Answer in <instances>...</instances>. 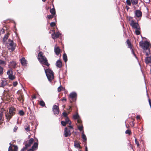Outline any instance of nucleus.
Masks as SVG:
<instances>
[{
    "instance_id": "obj_21",
    "label": "nucleus",
    "mask_w": 151,
    "mask_h": 151,
    "mask_svg": "<svg viewBox=\"0 0 151 151\" xmlns=\"http://www.w3.org/2000/svg\"><path fill=\"white\" fill-rule=\"evenodd\" d=\"M38 140H37V142H35L32 146V148L34 150H36L38 147Z\"/></svg>"
},
{
    "instance_id": "obj_3",
    "label": "nucleus",
    "mask_w": 151,
    "mask_h": 151,
    "mask_svg": "<svg viewBox=\"0 0 151 151\" xmlns=\"http://www.w3.org/2000/svg\"><path fill=\"white\" fill-rule=\"evenodd\" d=\"M8 49L10 50L11 51H13L15 49L16 45L12 40L9 39L7 43H6Z\"/></svg>"
},
{
    "instance_id": "obj_16",
    "label": "nucleus",
    "mask_w": 151,
    "mask_h": 151,
    "mask_svg": "<svg viewBox=\"0 0 151 151\" xmlns=\"http://www.w3.org/2000/svg\"><path fill=\"white\" fill-rule=\"evenodd\" d=\"M81 122L80 123H77L76 124L77 125L78 128L79 130L80 131H83V126L82 124H81Z\"/></svg>"
},
{
    "instance_id": "obj_56",
    "label": "nucleus",
    "mask_w": 151,
    "mask_h": 151,
    "mask_svg": "<svg viewBox=\"0 0 151 151\" xmlns=\"http://www.w3.org/2000/svg\"><path fill=\"white\" fill-rule=\"evenodd\" d=\"M17 127H15L14 129V132L16 131L17 129Z\"/></svg>"
},
{
    "instance_id": "obj_42",
    "label": "nucleus",
    "mask_w": 151,
    "mask_h": 151,
    "mask_svg": "<svg viewBox=\"0 0 151 151\" xmlns=\"http://www.w3.org/2000/svg\"><path fill=\"white\" fill-rule=\"evenodd\" d=\"M125 133L126 134H130L131 133V132L130 130L128 129L126 131Z\"/></svg>"
},
{
    "instance_id": "obj_40",
    "label": "nucleus",
    "mask_w": 151,
    "mask_h": 151,
    "mask_svg": "<svg viewBox=\"0 0 151 151\" xmlns=\"http://www.w3.org/2000/svg\"><path fill=\"white\" fill-rule=\"evenodd\" d=\"M18 99L21 102H23L24 101V99L22 97L18 98Z\"/></svg>"
},
{
    "instance_id": "obj_55",
    "label": "nucleus",
    "mask_w": 151,
    "mask_h": 151,
    "mask_svg": "<svg viewBox=\"0 0 151 151\" xmlns=\"http://www.w3.org/2000/svg\"><path fill=\"white\" fill-rule=\"evenodd\" d=\"M61 100L62 101H66V99L65 98H63L61 99Z\"/></svg>"
},
{
    "instance_id": "obj_50",
    "label": "nucleus",
    "mask_w": 151,
    "mask_h": 151,
    "mask_svg": "<svg viewBox=\"0 0 151 151\" xmlns=\"http://www.w3.org/2000/svg\"><path fill=\"white\" fill-rule=\"evenodd\" d=\"M61 87L60 86L58 88V92H60L61 91Z\"/></svg>"
},
{
    "instance_id": "obj_30",
    "label": "nucleus",
    "mask_w": 151,
    "mask_h": 151,
    "mask_svg": "<svg viewBox=\"0 0 151 151\" xmlns=\"http://www.w3.org/2000/svg\"><path fill=\"white\" fill-rule=\"evenodd\" d=\"M136 30L135 31V32L136 34L137 35H139L140 34V28L139 27V29L138 28L135 29Z\"/></svg>"
},
{
    "instance_id": "obj_8",
    "label": "nucleus",
    "mask_w": 151,
    "mask_h": 151,
    "mask_svg": "<svg viewBox=\"0 0 151 151\" xmlns=\"http://www.w3.org/2000/svg\"><path fill=\"white\" fill-rule=\"evenodd\" d=\"M52 31L53 32V33L52 34V37L53 39L58 38L61 35V34L59 32L55 33L54 30H52Z\"/></svg>"
},
{
    "instance_id": "obj_32",
    "label": "nucleus",
    "mask_w": 151,
    "mask_h": 151,
    "mask_svg": "<svg viewBox=\"0 0 151 151\" xmlns=\"http://www.w3.org/2000/svg\"><path fill=\"white\" fill-rule=\"evenodd\" d=\"M40 105L42 106H45V104L43 100H41L39 103Z\"/></svg>"
},
{
    "instance_id": "obj_35",
    "label": "nucleus",
    "mask_w": 151,
    "mask_h": 151,
    "mask_svg": "<svg viewBox=\"0 0 151 151\" xmlns=\"http://www.w3.org/2000/svg\"><path fill=\"white\" fill-rule=\"evenodd\" d=\"M3 73V68L0 66V75H1Z\"/></svg>"
},
{
    "instance_id": "obj_12",
    "label": "nucleus",
    "mask_w": 151,
    "mask_h": 151,
    "mask_svg": "<svg viewBox=\"0 0 151 151\" xmlns=\"http://www.w3.org/2000/svg\"><path fill=\"white\" fill-rule=\"evenodd\" d=\"M127 44L128 45V47L130 48L131 50V52L132 54L134 55V56L135 57V58H137V57L136 56L135 54L133 49L132 48L131 45V43L129 40H127Z\"/></svg>"
},
{
    "instance_id": "obj_4",
    "label": "nucleus",
    "mask_w": 151,
    "mask_h": 151,
    "mask_svg": "<svg viewBox=\"0 0 151 151\" xmlns=\"http://www.w3.org/2000/svg\"><path fill=\"white\" fill-rule=\"evenodd\" d=\"M45 72L48 81L51 82L54 79L53 73L52 70L49 69H45L44 68Z\"/></svg>"
},
{
    "instance_id": "obj_31",
    "label": "nucleus",
    "mask_w": 151,
    "mask_h": 151,
    "mask_svg": "<svg viewBox=\"0 0 151 151\" xmlns=\"http://www.w3.org/2000/svg\"><path fill=\"white\" fill-rule=\"evenodd\" d=\"M7 74L9 76L12 74L13 71L11 69H10L7 71Z\"/></svg>"
},
{
    "instance_id": "obj_57",
    "label": "nucleus",
    "mask_w": 151,
    "mask_h": 151,
    "mask_svg": "<svg viewBox=\"0 0 151 151\" xmlns=\"http://www.w3.org/2000/svg\"><path fill=\"white\" fill-rule=\"evenodd\" d=\"M67 123L69 125H70L71 124V122L69 120Z\"/></svg>"
},
{
    "instance_id": "obj_1",
    "label": "nucleus",
    "mask_w": 151,
    "mask_h": 151,
    "mask_svg": "<svg viewBox=\"0 0 151 151\" xmlns=\"http://www.w3.org/2000/svg\"><path fill=\"white\" fill-rule=\"evenodd\" d=\"M37 59L41 64L49 66L50 64L48 63L46 57L43 55V53L42 52H39Z\"/></svg>"
},
{
    "instance_id": "obj_46",
    "label": "nucleus",
    "mask_w": 151,
    "mask_h": 151,
    "mask_svg": "<svg viewBox=\"0 0 151 151\" xmlns=\"http://www.w3.org/2000/svg\"><path fill=\"white\" fill-rule=\"evenodd\" d=\"M53 16L54 15H49L47 16V17L49 19H52V18H53Z\"/></svg>"
},
{
    "instance_id": "obj_24",
    "label": "nucleus",
    "mask_w": 151,
    "mask_h": 151,
    "mask_svg": "<svg viewBox=\"0 0 151 151\" xmlns=\"http://www.w3.org/2000/svg\"><path fill=\"white\" fill-rule=\"evenodd\" d=\"M145 63H149L151 61V58L150 57H147L145 59Z\"/></svg>"
},
{
    "instance_id": "obj_14",
    "label": "nucleus",
    "mask_w": 151,
    "mask_h": 151,
    "mask_svg": "<svg viewBox=\"0 0 151 151\" xmlns=\"http://www.w3.org/2000/svg\"><path fill=\"white\" fill-rule=\"evenodd\" d=\"M20 61L22 65L25 66L27 64V61L24 57H23L20 59Z\"/></svg>"
},
{
    "instance_id": "obj_45",
    "label": "nucleus",
    "mask_w": 151,
    "mask_h": 151,
    "mask_svg": "<svg viewBox=\"0 0 151 151\" xmlns=\"http://www.w3.org/2000/svg\"><path fill=\"white\" fill-rule=\"evenodd\" d=\"M79 144L78 143H74V146L75 147L78 148V147L79 146Z\"/></svg>"
},
{
    "instance_id": "obj_34",
    "label": "nucleus",
    "mask_w": 151,
    "mask_h": 151,
    "mask_svg": "<svg viewBox=\"0 0 151 151\" xmlns=\"http://www.w3.org/2000/svg\"><path fill=\"white\" fill-rule=\"evenodd\" d=\"M19 114L21 116H22L24 114V112L22 110H20L19 112Z\"/></svg>"
},
{
    "instance_id": "obj_2",
    "label": "nucleus",
    "mask_w": 151,
    "mask_h": 151,
    "mask_svg": "<svg viewBox=\"0 0 151 151\" xmlns=\"http://www.w3.org/2000/svg\"><path fill=\"white\" fill-rule=\"evenodd\" d=\"M140 46L144 50H148V51L146 52V55L148 56L150 53L149 47L150 46V43L148 42L145 41L144 42L142 40L139 43Z\"/></svg>"
},
{
    "instance_id": "obj_36",
    "label": "nucleus",
    "mask_w": 151,
    "mask_h": 151,
    "mask_svg": "<svg viewBox=\"0 0 151 151\" xmlns=\"http://www.w3.org/2000/svg\"><path fill=\"white\" fill-rule=\"evenodd\" d=\"M0 64L4 65H5L6 64V63L4 61L0 60Z\"/></svg>"
},
{
    "instance_id": "obj_63",
    "label": "nucleus",
    "mask_w": 151,
    "mask_h": 151,
    "mask_svg": "<svg viewBox=\"0 0 151 151\" xmlns=\"http://www.w3.org/2000/svg\"><path fill=\"white\" fill-rule=\"evenodd\" d=\"M70 111H69V112H68V113H70Z\"/></svg>"
},
{
    "instance_id": "obj_61",
    "label": "nucleus",
    "mask_w": 151,
    "mask_h": 151,
    "mask_svg": "<svg viewBox=\"0 0 151 151\" xmlns=\"http://www.w3.org/2000/svg\"><path fill=\"white\" fill-rule=\"evenodd\" d=\"M85 151H88V149L86 146L85 147Z\"/></svg>"
},
{
    "instance_id": "obj_26",
    "label": "nucleus",
    "mask_w": 151,
    "mask_h": 151,
    "mask_svg": "<svg viewBox=\"0 0 151 151\" xmlns=\"http://www.w3.org/2000/svg\"><path fill=\"white\" fill-rule=\"evenodd\" d=\"M6 81L5 80H2L1 86L4 87L6 84Z\"/></svg>"
},
{
    "instance_id": "obj_7",
    "label": "nucleus",
    "mask_w": 151,
    "mask_h": 151,
    "mask_svg": "<svg viewBox=\"0 0 151 151\" xmlns=\"http://www.w3.org/2000/svg\"><path fill=\"white\" fill-rule=\"evenodd\" d=\"M52 109L54 114L58 115L59 114V110L58 106L56 105H54L53 106Z\"/></svg>"
},
{
    "instance_id": "obj_13",
    "label": "nucleus",
    "mask_w": 151,
    "mask_h": 151,
    "mask_svg": "<svg viewBox=\"0 0 151 151\" xmlns=\"http://www.w3.org/2000/svg\"><path fill=\"white\" fill-rule=\"evenodd\" d=\"M16 111V108L11 107L9 108V113L11 114L12 116H13L15 114Z\"/></svg>"
},
{
    "instance_id": "obj_39",
    "label": "nucleus",
    "mask_w": 151,
    "mask_h": 151,
    "mask_svg": "<svg viewBox=\"0 0 151 151\" xmlns=\"http://www.w3.org/2000/svg\"><path fill=\"white\" fill-rule=\"evenodd\" d=\"M66 123L65 121H61V124L63 126H65L66 124Z\"/></svg>"
},
{
    "instance_id": "obj_43",
    "label": "nucleus",
    "mask_w": 151,
    "mask_h": 151,
    "mask_svg": "<svg viewBox=\"0 0 151 151\" xmlns=\"http://www.w3.org/2000/svg\"><path fill=\"white\" fill-rule=\"evenodd\" d=\"M18 149V148L17 146H14V151H17Z\"/></svg>"
},
{
    "instance_id": "obj_25",
    "label": "nucleus",
    "mask_w": 151,
    "mask_h": 151,
    "mask_svg": "<svg viewBox=\"0 0 151 151\" xmlns=\"http://www.w3.org/2000/svg\"><path fill=\"white\" fill-rule=\"evenodd\" d=\"M8 36L7 35H5L4 36L3 38V41L4 44H6V43H7L6 42V41L8 39Z\"/></svg>"
},
{
    "instance_id": "obj_22",
    "label": "nucleus",
    "mask_w": 151,
    "mask_h": 151,
    "mask_svg": "<svg viewBox=\"0 0 151 151\" xmlns=\"http://www.w3.org/2000/svg\"><path fill=\"white\" fill-rule=\"evenodd\" d=\"M82 133V139L83 140V142H85L86 140L87 139L85 135L84 134V132L83 131L81 132Z\"/></svg>"
},
{
    "instance_id": "obj_6",
    "label": "nucleus",
    "mask_w": 151,
    "mask_h": 151,
    "mask_svg": "<svg viewBox=\"0 0 151 151\" xmlns=\"http://www.w3.org/2000/svg\"><path fill=\"white\" fill-rule=\"evenodd\" d=\"M130 26L132 28L134 29H139V26L137 22H135L133 20L130 21Z\"/></svg>"
},
{
    "instance_id": "obj_41",
    "label": "nucleus",
    "mask_w": 151,
    "mask_h": 151,
    "mask_svg": "<svg viewBox=\"0 0 151 151\" xmlns=\"http://www.w3.org/2000/svg\"><path fill=\"white\" fill-rule=\"evenodd\" d=\"M50 25L52 27H53L55 25V23L54 22H52L50 24Z\"/></svg>"
},
{
    "instance_id": "obj_17",
    "label": "nucleus",
    "mask_w": 151,
    "mask_h": 151,
    "mask_svg": "<svg viewBox=\"0 0 151 151\" xmlns=\"http://www.w3.org/2000/svg\"><path fill=\"white\" fill-rule=\"evenodd\" d=\"M13 116H12L9 113L5 114V116L8 122H9L12 117Z\"/></svg>"
},
{
    "instance_id": "obj_37",
    "label": "nucleus",
    "mask_w": 151,
    "mask_h": 151,
    "mask_svg": "<svg viewBox=\"0 0 151 151\" xmlns=\"http://www.w3.org/2000/svg\"><path fill=\"white\" fill-rule=\"evenodd\" d=\"M135 142L136 144L137 145V147H138L139 146V142L137 141V139L135 138Z\"/></svg>"
},
{
    "instance_id": "obj_11",
    "label": "nucleus",
    "mask_w": 151,
    "mask_h": 151,
    "mask_svg": "<svg viewBox=\"0 0 151 151\" xmlns=\"http://www.w3.org/2000/svg\"><path fill=\"white\" fill-rule=\"evenodd\" d=\"M73 118L75 119H77V123H80L81 122V120L79 116L77 113L73 115Z\"/></svg>"
},
{
    "instance_id": "obj_59",
    "label": "nucleus",
    "mask_w": 151,
    "mask_h": 151,
    "mask_svg": "<svg viewBox=\"0 0 151 151\" xmlns=\"http://www.w3.org/2000/svg\"><path fill=\"white\" fill-rule=\"evenodd\" d=\"M29 128V127H27L26 128H25V130L26 131H28Z\"/></svg>"
},
{
    "instance_id": "obj_27",
    "label": "nucleus",
    "mask_w": 151,
    "mask_h": 151,
    "mask_svg": "<svg viewBox=\"0 0 151 151\" xmlns=\"http://www.w3.org/2000/svg\"><path fill=\"white\" fill-rule=\"evenodd\" d=\"M50 12L53 15H54L55 14V9L54 8L50 9Z\"/></svg>"
},
{
    "instance_id": "obj_33",
    "label": "nucleus",
    "mask_w": 151,
    "mask_h": 151,
    "mask_svg": "<svg viewBox=\"0 0 151 151\" xmlns=\"http://www.w3.org/2000/svg\"><path fill=\"white\" fill-rule=\"evenodd\" d=\"M9 78L10 79L12 80L15 79V77L14 76H13L12 74V75L9 76Z\"/></svg>"
},
{
    "instance_id": "obj_48",
    "label": "nucleus",
    "mask_w": 151,
    "mask_h": 151,
    "mask_svg": "<svg viewBox=\"0 0 151 151\" xmlns=\"http://www.w3.org/2000/svg\"><path fill=\"white\" fill-rule=\"evenodd\" d=\"M69 120H70L68 117H66L65 122H66V123H67Z\"/></svg>"
},
{
    "instance_id": "obj_52",
    "label": "nucleus",
    "mask_w": 151,
    "mask_h": 151,
    "mask_svg": "<svg viewBox=\"0 0 151 151\" xmlns=\"http://www.w3.org/2000/svg\"><path fill=\"white\" fill-rule=\"evenodd\" d=\"M148 101H149V104L150 105L151 108V101L149 99Z\"/></svg>"
},
{
    "instance_id": "obj_49",
    "label": "nucleus",
    "mask_w": 151,
    "mask_h": 151,
    "mask_svg": "<svg viewBox=\"0 0 151 151\" xmlns=\"http://www.w3.org/2000/svg\"><path fill=\"white\" fill-rule=\"evenodd\" d=\"M8 151H13L12 147L11 146L9 147Z\"/></svg>"
},
{
    "instance_id": "obj_38",
    "label": "nucleus",
    "mask_w": 151,
    "mask_h": 151,
    "mask_svg": "<svg viewBox=\"0 0 151 151\" xmlns=\"http://www.w3.org/2000/svg\"><path fill=\"white\" fill-rule=\"evenodd\" d=\"M131 1L130 0H127L126 3L129 6H130L131 4Z\"/></svg>"
},
{
    "instance_id": "obj_18",
    "label": "nucleus",
    "mask_w": 151,
    "mask_h": 151,
    "mask_svg": "<svg viewBox=\"0 0 151 151\" xmlns=\"http://www.w3.org/2000/svg\"><path fill=\"white\" fill-rule=\"evenodd\" d=\"M27 146L29 147H30L32 144L34 142V139L32 138H30L28 141H27Z\"/></svg>"
},
{
    "instance_id": "obj_62",
    "label": "nucleus",
    "mask_w": 151,
    "mask_h": 151,
    "mask_svg": "<svg viewBox=\"0 0 151 151\" xmlns=\"http://www.w3.org/2000/svg\"><path fill=\"white\" fill-rule=\"evenodd\" d=\"M42 1L43 2H45L46 1V0H42Z\"/></svg>"
},
{
    "instance_id": "obj_44",
    "label": "nucleus",
    "mask_w": 151,
    "mask_h": 151,
    "mask_svg": "<svg viewBox=\"0 0 151 151\" xmlns=\"http://www.w3.org/2000/svg\"><path fill=\"white\" fill-rule=\"evenodd\" d=\"M63 116L64 117H68L67 116V115H68V114H67V113L66 112H64L63 113Z\"/></svg>"
},
{
    "instance_id": "obj_58",
    "label": "nucleus",
    "mask_w": 151,
    "mask_h": 151,
    "mask_svg": "<svg viewBox=\"0 0 151 151\" xmlns=\"http://www.w3.org/2000/svg\"><path fill=\"white\" fill-rule=\"evenodd\" d=\"M136 118L137 119H140V116L139 115H137V116Z\"/></svg>"
},
{
    "instance_id": "obj_53",
    "label": "nucleus",
    "mask_w": 151,
    "mask_h": 151,
    "mask_svg": "<svg viewBox=\"0 0 151 151\" xmlns=\"http://www.w3.org/2000/svg\"><path fill=\"white\" fill-rule=\"evenodd\" d=\"M27 151H34V150L33 148H31L28 150Z\"/></svg>"
},
{
    "instance_id": "obj_19",
    "label": "nucleus",
    "mask_w": 151,
    "mask_h": 151,
    "mask_svg": "<svg viewBox=\"0 0 151 151\" xmlns=\"http://www.w3.org/2000/svg\"><path fill=\"white\" fill-rule=\"evenodd\" d=\"M56 65L57 67L60 68L62 67V63L60 60H58L56 63Z\"/></svg>"
},
{
    "instance_id": "obj_51",
    "label": "nucleus",
    "mask_w": 151,
    "mask_h": 151,
    "mask_svg": "<svg viewBox=\"0 0 151 151\" xmlns=\"http://www.w3.org/2000/svg\"><path fill=\"white\" fill-rule=\"evenodd\" d=\"M2 113H0V121L1 120L2 116Z\"/></svg>"
},
{
    "instance_id": "obj_28",
    "label": "nucleus",
    "mask_w": 151,
    "mask_h": 151,
    "mask_svg": "<svg viewBox=\"0 0 151 151\" xmlns=\"http://www.w3.org/2000/svg\"><path fill=\"white\" fill-rule=\"evenodd\" d=\"M63 59L65 62H66L67 61V56L66 54L65 53L63 55Z\"/></svg>"
},
{
    "instance_id": "obj_9",
    "label": "nucleus",
    "mask_w": 151,
    "mask_h": 151,
    "mask_svg": "<svg viewBox=\"0 0 151 151\" xmlns=\"http://www.w3.org/2000/svg\"><path fill=\"white\" fill-rule=\"evenodd\" d=\"M135 16L140 19L142 15V12L139 10H136L134 13Z\"/></svg>"
},
{
    "instance_id": "obj_54",
    "label": "nucleus",
    "mask_w": 151,
    "mask_h": 151,
    "mask_svg": "<svg viewBox=\"0 0 151 151\" xmlns=\"http://www.w3.org/2000/svg\"><path fill=\"white\" fill-rule=\"evenodd\" d=\"M71 106H69V107L67 109V110L69 111L70 109H71Z\"/></svg>"
},
{
    "instance_id": "obj_60",
    "label": "nucleus",
    "mask_w": 151,
    "mask_h": 151,
    "mask_svg": "<svg viewBox=\"0 0 151 151\" xmlns=\"http://www.w3.org/2000/svg\"><path fill=\"white\" fill-rule=\"evenodd\" d=\"M69 127L70 128V129H73V126H72L70 125H69Z\"/></svg>"
},
{
    "instance_id": "obj_47",
    "label": "nucleus",
    "mask_w": 151,
    "mask_h": 151,
    "mask_svg": "<svg viewBox=\"0 0 151 151\" xmlns=\"http://www.w3.org/2000/svg\"><path fill=\"white\" fill-rule=\"evenodd\" d=\"M17 81H15L13 82V86L14 87H15L17 86Z\"/></svg>"
},
{
    "instance_id": "obj_23",
    "label": "nucleus",
    "mask_w": 151,
    "mask_h": 151,
    "mask_svg": "<svg viewBox=\"0 0 151 151\" xmlns=\"http://www.w3.org/2000/svg\"><path fill=\"white\" fill-rule=\"evenodd\" d=\"M25 146L23 147L21 150V151H24L26 150L27 148L28 147L27 146V142H24Z\"/></svg>"
},
{
    "instance_id": "obj_64",
    "label": "nucleus",
    "mask_w": 151,
    "mask_h": 151,
    "mask_svg": "<svg viewBox=\"0 0 151 151\" xmlns=\"http://www.w3.org/2000/svg\"><path fill=\"white\" fill-rule=\"evenodd\" d=\"M149 1H150V0H149Z\"/></svg>"
},
{
    "instance_id": "obj_5",
    "label": "nucleus",
    "mask_w": 151,
    "mask_h": 151,
    "mask_svg": "<svg viewBox=\"0 0 151 151\" xmlns=\"http://www.w3.org/2000/svg\"><path fill=\"white\" fill-rule=\"evenodd\" d=\"M77 95L76 93L74 92H72L70 93L69 96V98H71L72 101L70 100V103L72 101H75L77 99Z\"/></svg>"
},
{
    "instance_id": "obj_29",
    "label": "nucleus",
    "mask_w": 151,
    "mask_h": 151,
    "mask_svg": "<svg viewBox=\"0 0 151 151\" xmlns=\"http://www.w3.org/2000/svg\"><path fill=\"white\" fill-rule=\"evenodd\" d=\"M131 1L133 5H136L138 2L137 0H131Z\"/></svg>"
},
{
    "instance_id": "obj_20",
    "label": "nucleus",
    "mask_w": 151,
    "mask_h": 151,
    "mask_svg": "<svg viewBox=\"0 0 151 151\" xmlns=\"http://www.w3.org/2000/svg\"><path fill=\"white\" fill-rule=\"evenodd\" d=\"M54 51L56 55H58L60 52V49L58 47H55Z\"/></svg>"
},
{
    "instance_id": "obj_10",
    "label": "nucleus",
    "mask_w": 151,
    "mask_h": 151,
    "mask_svg": "<svg viewBox=\"0 0 151 151\" xmlns=\"http://www.w3.org/2000/svg\"><path fill=\"white\" fill-rule=\"evenodd\" d=\"M64 134L65 137H67L68 136H70L71 134L70 131L68 129V128L66 127L65 129Z\"/></svg>"
},
{
    "instance_id": "obj_15",
    "label": "nucleus",
    "mask_w": 151,
    "mask_h": 151,
    "mask_svg": "<svg viewBox=\"0 0 151 151\" xmlns=\"http://www.w3.org/2000/svg\"><path fill=\"white\" fill-rule=\"evenodd\" d=\"M16 63L14 61L10 62L9 66L11 68H15L16 67Z\"/></svg>"
}]
</instances>
